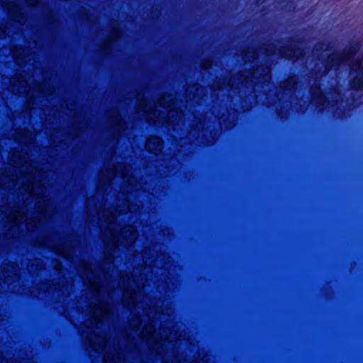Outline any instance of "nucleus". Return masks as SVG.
Masks as SVG:
<instances>
[{"label":"nucleus","mask_w":363,"mask_h":363,"mask_svg":"<svg viewBox=\"0 0 363 363\" xmlns=\"http://www.w3.org/2000/svg\"><path fill=\"white\" fill-rule=\"evenodd\" d=\"M266 0H255V3L257 6L262 4Z\"/></svg>","instance_id":"obj_6"},{"label":"nucleus","mask_w":363,"mask_h":363,"mask_svg":"<svg viewBox=\"0 0 363 363\" xmlns=\"http://www.w3.org/2000/svg\"><path fill=\"white\" fill-rule=\"evenodd\" d=\"M119 33H120V31H119V30H118V29H114V30H113V36H116V37Z\"/></svg>","instance_id":"obj_7"},{"label":"nucleus","mask_w":363,"mask_h":363,"mask_svg":"<svg viewBox=\"0 0 363 363\" xmlns=\"http://www.w3.org/2000/svg\"><path fill=\"white\" fill-rule=\"evenodd\" d=\"M359 48V43H355L351 44L348 48L345 49L341 52L328 55L324 62V67L325 71L330 70L334 65H339L342 62L352 58L357 52Z\"/></svg>","instance_id":"obj_1"},{"label":"nucleus","mask_w":363,"mask_h":363,"mask_svg":"<svg viewBox=\"0 0 363 363\" xmlns=\"http://www.w3.org/2000/svg\"><path fill=\"white\" fill-rule=\"evenodd\" d=\"M316 89L318 91H313L311 92V94L313 96H314L317 99L318 104L323 105L327 101L328 99H327L325 94L323 91H320V89L319 86H317Z\"/></svg>","instance_id":"obj_4"},{"label":"nucleus","mask_w":363,"mask_h":363,"mask_svg":"<svg viewBox=\"0 0 363 363\" xmlns=\"http://www.w3.org/2000/svg\"><path fill=\"white\" fill-rule=\"evenodd\" d=\"M111 45V43L109 40H107L104 42L103 46L101 47V52L104 55H106L107 51L110 49Z\"/></svg>","instance_id":"obj_5"},{"label":"nucleus","mask_w":363,"mask_h":363,"mask_svg":"<svg viewBox=\"0 0 363 363\" xmlns=\"http://www.w3.org/2000/svg\"><path fill=\"white\" fill-rule=\"evenodd\" d=\"M279 52L285 59L296 61L303 55V49L296 45L289 44L281 47Z\"/></svg>","instance_id":"obj_3"},{"label":"nucleus","mask_w":363,"mask_h":363,"mask_svg":"<svg viewBox=\"0 0 363 363\" xmlns=\"http://www.w3.org/2000/svg\"><path fill=\"white\" fill-rule=\"evenodd\" d=\"M251 77H253V78L255 77L253 73H251Z\"/></svg>","instance_id":"obj_8"},{"label":"nucleus","mask_w":363,"mask_h":363,"mask_svg":"<svg viewBox=\"0 0 363 363\" xmlns=\"http://www.w3.org/2000/svg\"><path fill=\"white\" fill-rule=\"evenodd\" d=\"M350 71L354 76L349 81L350 89L356 92L363 91V64L357 62Z\"/></svg>","instance_id":"obj_2"}]
</instances>
